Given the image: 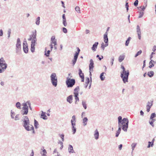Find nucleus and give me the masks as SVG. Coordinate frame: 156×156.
Wrapping results in <instances>:
<instances>
[{"label": "nucleus", "instance_id": "f257e3e1", "mask_svg": "<svg viewBox=\"0 0 156 156\" xmlns=\"http://www.w3.org/2000/svg\"><path fill=\"white\" fill-rule=\"evenodd\" d=\"M36 32L33 33L30 36V38L28 39L29 41H31V51L32 52H34L35 50V44L37 41L36 38Z\"/></svg>", "mask_w": 156, "mask_h": 156}, {"label": "nucleus", "instance_id": "f03ea898", "mask_svg": "<svg viewBox=\"0 0 156 156\" xmlns=\"http://www.w3.org/2000/svg\"><path fill=\"white\" fill-rule=\"evenodd\" d=\"M121 68L123 70L122 72L121 73V77L122 78L124 83H125L128 82V77L129 75V71L125 70V69L123 65L121 66Z\"/></svg>", "mask_w": 156, "mask_h": 156}, {"label": "nucleus", "instance_id": "7ed1b4c3", "mask_svg": "<svg viewBox=\"0 0 156 156\" xmlns=\"http://www.w3.org/2000/svg\"><path fill=\"white\" fill-rule=\"evenodd\" d=\"M71 74V73L69 74V76L67 77L66 81V84L68 87H72L75 83V80L71 79L72 77Z\"/></svg>", "mask_w": 156, "mask_h": 156}, {"label": "nucleus", "instance_id": "20e7f679", "mask_svg": "<svg viewBox=\"0 0 156 156\" xmlns=\"http://www.w3.org/2000/svg\"><path fill=\"white\" fill-rule=\"evenodd\" d=\"M24 122V126L26 130H31L34 129L33 126L29 123V120L27 116H25L23 119Z\"/></svg>", "mask_w": 156, "mask_h": 156}, {"label": "nucleus", "instance_id": "39448f33", "mask_svg": "<svg viewBox=\"0 0 156 156\" xmlns=\"http://www.w3.org/2000/svg\"><path fill=\"white\" fill-rule=\"evenodd\" d=\"M120 124L119 125V127H122V129L124 131H126L128 127V120L126 118H124L121 122Z\"/></svg>", "mask_w": 156, "mask_h": 156}, {"label": "nucleus", "instance_id": "423d86ee", "mask_svg": "<svg viewBox=\"0 0 156 156\" xmlns=\"http://www.w3.org/2000/svg\"><path fill=\"white\" fill-rule=\"evenodd\" d=\"M7 64L3 58H0V73L2 72L6 69Z\"/></svg>", "mask_w": 156, "mask_h": 156}, {"label": "nucleus", "instance_id": "0eeeda50", "mask_svg": "<svg viewBox=\"0 0 156 156\" xmlns=\"http://www.w3.org/2000/svg\"><path fill=\"white\" fill-rule=\"evenodd\" d=\"M57 45L56 40L55 39V36H52L51 37V44L50 45L51 47V50H52L53 47H54L55 49H56Z\"/></svg>", "mask_w": 156, "mask_h": 156}, {"label": "nucleus", "instance_id": "6e6552de", "mask_svg": "<svg viewBox=\"0 0 156 156\" xmlns=\"http://www.w3.org/2000/svg\"><path fill=\"white\" fill-rule=\"evenodd\" d=\"M28 105L29 107V108H31L30 106V103L29 102H27L26 103L23 104V109L24 110V111L22 113L23 115H26L27 114L28 110Z\"/></svg>", "mask_w": 156, "mask_h": 156}, {"label": "nucleus", "instance_id": "1a4fd4ad", "mask_svg": "<svg viewBox=\"0 0 156 156\" xmlns=\"http://www.w3.org/2000/svg\"><path fill=\"white\" fill-rule=\"evenodd\" d=\"M51 78L53 85L56 87L57 84V79L56 74L54 73H52L51 76Z\"/></svg>", "mask_w": 156, "mask_h": 156}, {"label": "nucleus", "instance_id": "9d476101", "mask_svg": "<svg viewBox=\"0 0 156 156\" xmlns=\"http://www.w3.org/2000/svg\"><path fill=\"white\" fill-rule=\"evenodd\" d=\"M77 51L76 52L74 56V59L72 60L73 65H74L75 64L80 51V49L79 48H77Z\"/></svg>", "mask_w": 156, "mask_h": 156}, {"label": "nucleus", "instance_id": "9b49d317", "mask_svg": "<svg viewBox=\"0 0 156 156\" xmlns=\"http://www.w3.org/2000/svg\"><path fill=\"white\" fill-rule=\"evenodd\" d=\"M90 64H89V70L90 72V74H91V72L93 71V69L94 68V63L93 60L91 59L90 60Z\"/></svg>", "mask_w": 156, "mask_h": 156}, {"label": "nucleus", "instance_id": "f8f14e48", "mask_svg": "<svg viewBox=\"0 0 156 156\" xmlns=\"http://www.w3.org/2000/svg\"><path fill=\"white\" fill-rule=\"evenodd\" d=\"M23 48L24 52L25 53H27L28 51V48L27 44L26 42L23 43Z\"/></svg>", "mask_w": 156, "mask_h": 156}, {"label": "nucleus", "instance_id": "ddd939ff", "mask_svg": "<svg viewBox=\"0 0 156 156\" xmlns=\"http://www.w3.org/2000/svg\"><path fill=\"white\" fill-rule=\"evenodd\" d=\"M153 101L148 102L146 106L147 111L149 112L150 111V109L153 105Z\"/></svg>", "mask_w": 156, "mask_h": 156}, {"label": "nucleus", "instance_id": "4468645a", "mask_svg": "<svg viewBox=\"0 0 156 156\" xmlns=\"http://www.w3.org/2000/svg\"><path fill=\"white\" fill-rule=\"evenodd\" d=\"M79 74L80 77L81 78L82 82H84V74L82 73V70L80 69H79Z\"/></svg>", "mask_w": 156, "mask_h": 156}, {"label": "nucleus", "instance_id": "2eb2a0df", "mask_svg": "<svg viewBox=\"0 0 156 156\" xmlns=\"http://www.w3.org/2000/svg\"><path fill=\"white\" fill-rule=\"evenodd\" d=\"M137 33L138 36V38L139 40L141 39V33L140 30L139 26L137 25Z\"/></svg>", "mask_w": 156, "mask_h": 156}, {"label": "nucleus", "instance_id": "dca6fc26", "mask_svg": "<svg viewBox=\"0 0 156 156\" xmlns=\"http://www.w3.org/2000/svg\"><path fill=\"white\" fill-rule=\"evenodd\" d=\"M108 33L106 32L104 35V41L105 43H108V39L107 37Z\"/></svg>", "mask_w": 156, "mask_h": 156}, {"label": "nucleus", "instance_id": "f3484780", "mask_svg": "<svg viewBox=\"0 0 156 156\" xmlns=\"http://www.w3.org/2000/svg\"><path fill=\"white\" fill-rule=\"evenodd\" d=\"M80 90V87H76L74 90V95H78L79 91Z\"/></svg>", "mask_w": 156, "mask_h": 156}, {"label": "nucleus", "instance_id": "a211bd4d", "mask_svg": "<svg viewBox=\"0 0 156 156\" xmlns=\"http://www.w3.org/2000/svg\"><path fill=\"white\" fill-rule=\"evenodd\" d=\"M16 47L18 49L20 48H21V42L20 39L19 38L17 40Z\"/></svg>", "mask_w": 156, "mask_h": 156}, {"label": "nucleus", "instance_id": "6ab92c4d", "mask_svg": "<svg viewBox=\"0 0 156 156\" xmlns=\"http://www.w3.org/2000/svg\"><path fill=\"white\" fill-rule=\"evenodd\" d=\"M76 122V117L75 115H73L72 117V119L71 120V122L72 125H75V122Z\"/></svg>", "mask_w": 156, "mask_h": 156}, {"label": "nucleus", "instance_id": "aec40b11", "mask_svg": "<svg viewBox=\"0 0 156 156\" xmlns=\"http://www.w3.org/2000/svg\"><path fill=\"white\" fill-rule=\"evenodd\" d=\"M99 135V132H98V130L97 129L95 130V133L94 134V136L95 139L96 140H97L98 138Z\"/></svg>", "mask_w": 156, "mask_h": 156}, {"label": "nucleus", "instance_id": "412c9836", "mask_svg": "<svg viewBox=\"0 0 156 156\" xmlns=\"http://www.w3.org/2000/svg\"><path fill=\"white\" fill-rule=\"evenodd\" d=\"M98 44V42H95L94 44L93 45V47L92 48V50L94 51H96V48H97V47Z\"/></svg>", "mask_w": 156, "mask_h": 156}, {"label": "nucleus", "instance_id": "4be33fe9", "mask_svg": "<svg viewBox=\"0 0 156 156\" xmlns=\"http://www.w3.org/2000/svg\"><path fill=\"white\" fill-rule=\"evenodd\" d=\"M72 97H73L72 95H70L67 98V101L69 102L70 103H71L72 102V99H73Z\"/></svg>", "mask_w": 156, "mask_h": 156}, {"label": "nucleus", "instance_id": "5701e85b", "mask_svg": "<svg viewBox=\"0 0 156 156\" xmlns=\"http://www.w3.org/2000/svg\"><path fill=\"white\" fill-rule=\"evenodd\" d=\"M41 118H43V119H47V116L45 115V113L43 112H42L41 115Z\"/></svg>", "mask_w": 156, "mask_h": 156}, {"label": "nucleus", "instance_id": "b1692460", "mask_svg": "<svg viewBox=\"0 0 156 156\" xmlns=\"http://www.w3.org/2000/svg\"><path fill=\"white\" fill-rule=\"evenodd\" d=\"M125 58V56L124 55H121L120 56L119 58V61L120 62H122Z\"/></svg>", "mask_w": 156, "mask_h": 156}, {"label": "nucleus", "instance_id": "393cba45", "mask_svg": "<svg viewBox=\"0 0 156 156\" xmlns=\"http://www.w3.org/2000/svg\"><path fill=\"white\" fill-rule=\"evenodd\" d=\"M69 152L70 153L74 152V150H73V147L71 145H69Z\"/></svg>", "mask_w": 156, "mask_h": 156}, {"label": "nucleus", "instance_id": "a878e982", "mask_svg": "<svg viewBox=\"0 0 156 156\" xmlns=\"http://www.w3.org/2000/svg\"><path fill=\"white\" fill-rule=\"evenodd\" d=\"M88 121V119L87 117H85L83 119V123L84 124V126H85L87 124V121Z\"/></svg>", "mask_w": 156, "mask_h": 156}, {"label": "nucleus", "instance_id": "bb28decb", "mask_svg": "<svg viewBox=\"0 0 156 156\" xmlns=\"http://www.w3.org/2000/svg\"><path fill=\"white\" fill-rule=\"evenodd\" d=\"M155 121V119H150L149 121V123L153 127H154V125L153 124V123Z\"/></svg>", "mask_w": 156, "mask_h": 156}, {"label": "nucleus", "instance_id": "cd10ccee", "mask_svg": "<svg viewBox=\"0 0 156 156\" xmlns=\"http://www.w3.org/2000/svg\"><path fill=\"white\" fill-rule=\"evenodd\" d=\"M154 74V73L153 71L149 72L148 73L147 75L150 77H152Z\"/></svg>", "mask_w": 156, "mask_h": 156}, {"label": "nucleus", "instance_id": "c85d7f7f", "mask_svg": "<svg viewBox=\"0 0 156 156\" xmlns=\"http://www.w3.org/2000/svg\"><path fill=\"white\" fill-rule=\"evenodd\" d=\"M121 129V126L119 127L118 130L115 136L116 137H118L119 136V134H120V133Z\"/></svg>", "mask_w": 156, "mask_h": 156}, {"label": "nucleus", "instance_id": "c756f323", "mask_svg": "<svg viewBox=\"0 0 156 156\" xmlns=\"http://www.w3.org/2000/svg\"><path fill=\"white\" fill-rule=\"evenodd\" d=\"M131 39V37H128L127 40L126 41V43H125V45L126 46L128 45L129 44V41H130Z\"/></svg>", "mask_w": 156, "mask_h": 156}, {"label": "nucleus", "instance_id": "7c9ffc66", "mask_svg": "<svg viewBox=\"0 0 156 156\" xmlns=\"http://www.w3.org/2000/svg\"><path fill=\"white\" fill-rule=\"evenodd\" d=\"M105 73H102L101 74V75H100V78L101 79V80H104L105 78V77L104 76V74Z\"/></svg>", "mask_w": 156, "mask_h": 156}, {"label": "nucleus", "instance_id": "2f4dec72", "mask_svg": "<svg viewBox=\"0 0 156 156\" xmlns=\"http://www.w3.org/2000/svg\"><path fill=\"white\" fill-rule=\"evenodd\" d=\"M108 45V43H106L104 45V43H102L101 44V47L103 49V50H104L105 48Z\"/></svg>", "mask_w": 156, "mask_h": 156}, {"label": "nucleus", "instance_id": "473e14b6", "mask_svg": "<svg viewBox=\"0 0 156 156\" xmlns=\"http://www.w3.org/2000/svg\"><path fill=\"white\" fill-rule=\"evenodd\" d=\"M144 10H140V11L139 12V18L141 17L142 16L144 13Z\"/></svg>", "mask_w": 156, "mask_h": 156}, {"label": "nucleus", "instance_id": "72a5a7b5", "mask_svg": "<svg viewBox=\"0 0 156 156\" xmlns=\"http://www.w3.org/2000/svg\"><path fill=\"white\" fill-rule=\"evenodd\" d=\"M40 18L38 17L36 19V24L38 25L40 23Z\"/></svg>", "mask_w": 156, "mask_h": 156}, {"label": "nucleus", "instance_id": "f704fd0d", "mask_svg": "<svg viewBox=\"0 0 156 156\" xmlns=\"http://www.w3.org/2000/svg\"><path fill=\"white\" fill-rule=\"evenodd\" d=\"M149 67L150 68H151L152 67L154 66V64H153L152 61L151 60L149 62Z\"/></svg>", "mask_w": 156, "mask_h": 156}, {"label": "nucleus", "instance_id": "c9c22d12", "mask_svg": "<svg viewBox=\"0 0 156 156\" xmlns=\"http://www.w3.org/2000/svg\"><path fill=\"white\" fill-rule=\"evenodd\" d=\"M156 115L154 113H152L150 116V119H154L153 118L155 117Z\"/></svg>", "mask_w": 156, "mask_h": 156}, {"label": "nucleus", "instance_id": "e433bc0d", "mask_svg": "<svg viewBox=\"0 0 156 156\" xmlns=\"http://www.w3.org/2000/svg\"><path fill=\"white\" fill-rule=\"evenodd\" d=\"M16 106L17 108L19 109L21 108V105L20 102H17L16 104Z\"/></svg>", "mask_w": 156, "mask_h": 156}, {"label": "nucleus", "instance_id": "4c0bfd02", "mask_svg": "<svg viewBox=\"0 0 156 156\" xmlns=\"http://www.w3.org/2000/svg\"><path fill=\"white\" fill-rule=\"evenodd\" d=\"M38 122L35 120H34V126L36 128L38 127Z\"/></svg>", "mask_w": 156, "mask_h": 156}, {"label": "nucleus", "instance_id": "58836bf2", "mask_svg": "<svg viewBox=\"0 0 156 156\" xmlns=\"http://www.w3.org/2000/svg\"><path fill=\"white\" fill-rule=\"evenodd\" d=\"M147 5H145V6H141L139 7L138 8V9H139V8H140L141 9V10H144L146 9Z\"/></svg>", "mask_w": 156, "mask_h": 156}, {"label": "nucleus", "instance_id": "ea45409f", "mask_svg": "<svg viewBox=\"0 0 156 156\" xmlns=\"http://www.w3.org/2000/svg\"><path fill=\"white\" fill-rule=\"evenodd\" d=\"M75 126V125H72V130L73 131V134H74L76 131V128L74 127V126Z\"/></svg>", "mask_w": 156, "mask_h": 156}, {"label": "nucleus", "instance_id": "a19ab883", "mask_svg": "<svg viewBox=\"0 0 156 156\" xmlns=\"http://www.w3.org/2000/svg\"><path fill=\"white\" fill-rule=\"evenodd\" d=\"M118 119L119 121V125H120L121 124L120 122H121L122 120V117L120 116L119 117Z\"/></svg>", "mask_w": 156, "mask_h": 156}, {"label": "nucleus", "instance_id": "79ce46f5", "mask_svg": "<svg viewBox=\"0 0 156 156\" xmlns=\"http://www.w3.org/2000/svg\"><path fill=\"white\" fill-rule=\"evenodd\" d=\"M82 105H83V107L85 108V109H86L87 105H86L85 102H84V101H83L82 102Z\"/></svg>", "mask_w": 156, "mask_h": 156}, {"label": "nucleus", "instance_id": "37998d69", "mask_svg": "<svg viewBox=\"0 0 156 156\" xmlns=\"http://www.w3.org/2000/svg\"><path fill=\"white\" fill-rule=\"evenodd\" d=\"M142 53V51L141 50H140L139 51L137 52V54L136 55H135V57H136L137 56H138V55H140Z\"/></svg>", "mask_w": 156, "mask_h": 156}, {"label": "nucleus", "instance_id": "c03bdc74", "mask_svg": "<svg viewBox=\"0 0 156 156\" xmlns=\"http://www.w3.org/2000/svg\"><path fill=\"white\" fill-rule=\"evenodd\" d=\"M47 154L46 151L44 149L43 150L42 154L43 156H46V154Z\"/></svg>", "mask_w": 156, "mask_h": 156}, {"label": "nucleus", "instance_id": "a18cd8bd", "mask_svg": "<svg viewBox=\"0 0 156 156\" xmlns=\"http://www.w3.org/2000/svg\"><path fill=\"white\" fill-rule=\"evenodd\" d=\"M136 145V143H133L132 144L131 146L132 147V149L133 150H134Z\"/></svg>", "mask_w": 156, "mask_h": 156}, {"label": "nucleus", "instance_id": "49530a36", "mask_svg": "<svg viewBox=\"0 0 156 156\" xmlns=\"http://www.w3.org/2000/svg\"><path fill=\"white\" fill-rule=\"evenodd\" d=\"M78 95H74V97L75 98V99L76 101V102H77V101H79V99L78 97Z\"/></svg>", "mask_w": 156, "mask_h": 156}, {"label": "nucleus", "instance_id": "de8ad7c7", "mask_svg": "<svg viewBox=\"0 0 156 156\" xmlns=\"http://www.w3.org/2000/svg\"><path fill=\"white\" fill-rule=\"evenodd\" d=\"M138 0H136L135 1V2L134 3V5L135 6H136L138 5Z\"/></svg>", "mask_w": 156, "mask_h": 156}, {"label": "nucleus", "instance_id": "09e8293b", "mask_svg": "<svg viewBox=\"0 0 156 156\" xmlns=\"http://www.w3.org/2000/svg\"><path fill=\"white\" fill-rule=\"evenodd\" d=\"M128 2H126L125 5V7L126 8V10H129V5Z\"/></svg>", "mask_w": 156, "mask_h": 156}, {"label": "nucleus", "instance_id": "8fccbe9b", "mask_svg": "<svg viewBox=\"0 0 156 156\" xmlns=\"http://www.w3.org/2000/svg\"><path fill=\"white\" fill-rule=\"evenodd\" d=\"M19 119V115H17L15 117V120H18Z\"/></svg>", "mask_w": 156, "mask_h": 156}, {"label": "nucleus", "instance_id": "3c124183", "mask_svg": "<svg viewBox=\"0 0 156 156\" xmlns=\"http://www.w3.org/2000/svg\"><path fill=\"white\" fill-rule=\"evenodd\" d=\"M50 51L48 50L47 51V53H45V55H46L47 56H48V57L49 56V55L50 54Z\"/></svg>", "mask_w": 156, "mask_h": 156}, {"label": "nucleus", "instance_id": "603ef678", "mask_svg": "<svg viewBox=\"0 0 156 156\" xmlns=\"http://www.w3.org/2000/svg\"><path fill=\"white\" fill-rule=\"evenodd\" d=\"M63 30L64 33H67V30L64 27L63 28Z\"/></svg>", "mask_w": 156, "mask_h": 156}, {"label": "nucleus", "instance_id": "864d4df0", "mask_svg": "<svg viewBox=\"0 0 156 156\" xmlns=\"http://www.w3.org/2000/svg\"><path fill=\"white\" fill-rule=\"evenodd\" d=\"M11 116L13 118V116L15 115L14 113L13 112L11 111Z\"/></svg>", "mask_w": 156, "mask_h": 156}, {"label": "nucleus", "instance_id": "5fc2aeb1", "mask_svg": "<svg viewBox=\"0 0 156 156\" xmlns=\"http://www.w3.org/2000/svg\"><path fill=\"white\" fill-rule=\"evenodd\" d=\"M60 137L62 138V141H64V135H63L62 134L60 135Z\"/></svg>", "mask_w": 156, "mask_h": 156}, {"label": "nucleus", "instance_id": "6e6d98bb", "mask_svg": "<svg viewBox=\"0 0 156 156\" xmlns=\"http://www.w3.org/2000/svg\"><path fill=\"white\" fill-rule=\"evenodd\" d=\"M3 34V31L2 30H0V36H2Z\"/></svg>", "mask_w": 156, "mask_h": 156}, {"label": "nucleus", "instance_id": "4d7b16f0", "mask_svg": "<svg viewBox=\"0 0 156 156\" xmlns=\"http://www.w3.org/2000/svg\"><path fill=\"white\" fill-rule=\"evenodd\" d=\"M156 50V46H154L152 49V51H154Z\"/></svg>", "mask_w": 156, "mask_h": 156}, {"label": "nucleus", "instance_id": "13d9d810", "mask_svg": "<svg viewBox=\"0 0 156 156\" xmlns=\"http://www.w3.org/2000/svg\"><path fill=\"white\" fill-rule=\"evenodd\" d=\"M63 24L64 26L66 27L67 25V23L66 22V21H63Z\"/></svg>", "mask_w": 156, "mask_h": 156}, {"label": "nucleus", "instance_id": "bf43d9fd", "mask_svg": "<svg viewBox=\"0 0 156 156\" xmlns=\"http://www.w3.org/2000/svg\"><path fill=\"white\" fill-rule=\"evenodd\" d=\"M34 153L33 150H32V152L30 154V156H34Z\"/></svg>", "mask_w": 156, "mask_h": 156}, {"label": "nucleus", "instance_id": "052dcab7", "mask_svg": "<svg viewBox=\"0 0 156 156\" xmlns=\"http://www.w3.org/2000/svg\"><path fill=\"white\" fill-rule=\"evenodd\" d=\"M122 147V144H120L119 146V150H121Z\"/></svg>", "mask_w": 156, "mask_h": 156}, {"label": "nucleus", "instance_id": "680f3d73", "mask_svg": "<svg viewBox=\"0 0 156 156\" xmlns=\"http://www.w3.org/2000/svg\"><path fill=\"white\" fill-rule=\"evenodd\" d=\"M151 143L150 142H148V146H147V147L149 148V147H151Z\"/></svg>", "mask_w": 156, "mask_h": 156}, {"label": "nucleus", "instance_id": "e2e57ef3", "mask_svg": "<svg viewBox=\"0 0 156 156\" xmlns=\"http://www.w3.org/2000/svg\"><path fill=\"white\" fill-rule=\"evenodd\" d=\"M80 8L78 6H76L75 8V10H80Z\"/></svg>", "mask_w": 156, "mask_h": 156}, {"label": "nucleus", "instance_id": "0e129e2a", "mask_svg": "<svg viewBox=\"0 0 156 156\" xmlns=\"http://www.w3.org/2000/svg\"><path fill=\"white\" fill-rule=\"evenodd\" d=\"M61 3L62 4V7H64V8H65V6H64V2H63L62 1H61Z\"/></svg>", "mask_w": 156, "mask_h": 156}, {"label": "nucleus", "instance_id": "69168bd1", "mask_svg": "<svg viewBox=\"0 0 156 156\" xmlns=\"http://www.w3.org/2000/svg\"><path fill=\"white\" fill-rule=\"evenodd\" d=\"M154 139H153V140H152V142H151V143H152V144L151 145V146L152 147V146L153 145V143H154Z\"/></svg>", "mask_w": 156, "mask_h": 156}, {"label": "nucleus", "instance_id": "338daca9", "mask_svg": "<svg viewBox=\"0 0 156 156\" xmlns=\"http://www.w3.org/2000/svg\"><path fill=\"white\" fill-rule=\"evenodd\" d=\"M140 115H143L144 114V112H143L142 111H140Z\"/></svg>", "mask_w": 156, "mask_h": 156}, {"label": "nucleus", "instance_id": "774afa93", "mask_svg": "<svg viewBox=\"0 0 156 156\" xmlns=\"http://www.w3.org/2000/svg\"><path fill=\"white\" fill-rule=\"evenodd\" d=\"M89 30H86V34H88L89 33Z\"/></svg>", "mask_w": 156, "mask_h": 156}]
</instances>
